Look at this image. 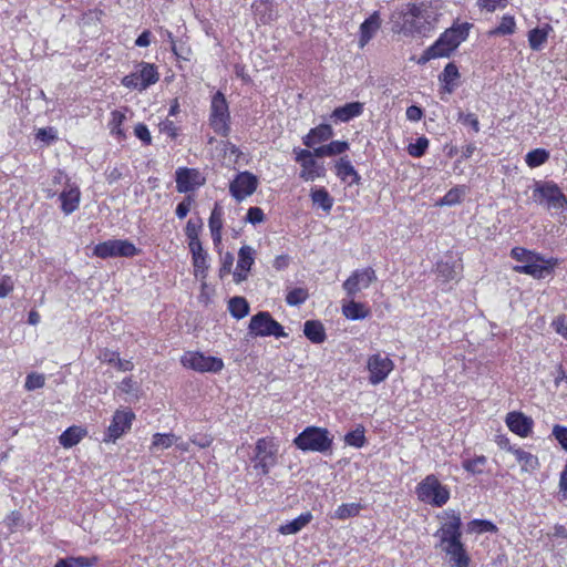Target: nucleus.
Masks as SVG:
<instances>
[{
    "label": "nucleus",
    "mask_w": 567,
    "mask_h": 567,
    "mask_svg": "<svg viewBox=\"0 0 567 567\" xmlns=\"http://www.w3.org/2000/svg\"><path fill=\"white\" fill-rule=\"evenodd\" d=\"M59 199L61 202L62 212L65 215H70L80 206L81 192L75 184L68 182L59 195Z\"/></svg>",
    "instance_id": "f3484780"
},
{
    "label": "nucleus",
    "mask_w": 567,
    "mask_h": 567,
    "mask_svg": "<svg viewBox=\"0 0 567 567\" xmlns=\"http://www.w3.org/2000/svg\"><path fill=\"white\" fill-rule=\"evenodd\" d=\"M45 379L43 374L30 373L25 378L24 386L28 391L40 389L44 385Z\"/></svg>",
    "instance_id": "603ef678"
},
{
    "label": "nucleus",
    "mask_w": 567,
    "mask_h": 567,
    "mask_svg": "<svg viewBox=\"0 0 567 567\" xmlns=\"http://www.w3.org/2000/svg\"><path fill=\"white\" fill-rule=\"evenodd\" d=\"M229 109L225 95L218 91L216 92L210 102L209 124L215 133L221 136L229 134Z\"/></svg>",
    "instance_id": "0eeeda50"
},
{
    "label": "nucleus",
    "mask_w": 567,
    "mask_h": 567,
    "mask_svg": "<svg viewBox=\"0 0 567 567\" xmlns=\"http://www.w3.org/2000/svg\"><path fill=\"white\" fill-rule=\"evenodd\" d=\"M545 260L535 254V258L527 261L522 266H516L514 269L519 274L530 275L534 278L542 279L550 274L551 266L545 265Z\"/></svg>",
    "instance_id": "aec40b11"
},
{
    "label": "nucleus",
    "mask_w": 567,
    "mask_h": 567,
    "mask_svg": "<svg viewBox=\"0 0 567 567\" xmlns=\"http://www.w3.org/2000/svg\"><path fill=\"white\" fill-rule=\"evenodd\" d=\"M192 254V261L194 267V276L205 281L209 268L208 254L204 250L203 245H195L189 247ZM205 286V282H203Z\"/></svg>",
    "instance_id": "6ab92c4d"
},
{
    "label": "nucleus",
    "mask_w": 567,
    "mask_h": 567,
    "mask_svg": "<svg viewBox=\"0 0 567 567\" xmlns=\"http://www.w3.org/2000/svg\"><path fill=\"white\" fill-rule=\"evenodd\" d=\"M467 37V29L463 27L451 28L429 47L422 56L420 63H426L432 59L449 56Z\"/></svg>",
    "instance_id": "f03ea898"
},
{
    "label": "nucleus",
    "mask_w": 567,
    "mask_h": 567,
    "mask_svg": "<svg viewBox=\"0 0 567 567\" xmlns=\"http://www.w3.org/2000/svg\"><path fill=\"white\" fill-rule=\"evenodd\" d=\"M118 389L121 392L126 394H134L136 393V385L135 382L132 380L131 377H127L121 381L118 384Z\"/></svg>",
    "instance_id": "338daca9"
},
{
    "label": "nucleus",
    "mask_w": 567,
    "mask_h": 567,
    "mask_svg": "<svg viewBox=\"0 0 567 567\" xmlns=\"http://www.w3.org/2000/svg\"><path fill=\"white\" fill-rule=\"evenodd\" d=\"M209 229L221 230L223 228V212L219 207L215 206L209 217Z\"/></svg>",
    "instance_id": "4d7b16f0"
},
{
    "label": "nucleus",
    "mask_w": 567,
    "mask_h": 567,
    "mask_svg": "<svg viewBox=\"0 0 567 567\" xmlns=\"http://www.w3.org/2000/svg\"><path fill=\"white\" fill-rule=\"evenodd\" d=\"M134 419L135 414L128 409L115 411L103 441L105 443L115 442L131 429Z\"/></svg>",
    "instance_id": "ddd939ff"
},
{
    "label": "nucleus",
    "mask_w": 567,
    "mask_h": 567,
    "mask_svg": "<svg viewBox=\"0 0 567 567\" xmlns=\"http://www.w3.org/2000/svg\"><path fill=\"white\" fill-rule=\"evenodd\" d=\"M257 185L258 181L255 175L243 172L230 183L229 192L236 200L241 202L256 190Z\"/></svg>",
    "instance_id": "dca6fc26"
},
{
    "label": "nucleus",
    "mask_w": 567,
    "mask_h": 567,
    "mask_svg": "<svg viewBox=\"0 0 567 567\" xmlns=\"http://www.w3.org/2000/svg\"><path fill=\"white\" fill-rule=\"evenodd\" d=\"M342 312L348 319L351 320L364 319L369 315V311L365 309V307L360 302H355L354 300L343 305Z\"/></svg>",
    "instance_id": "58836bf2"
},
{
    "label": "nucleus",
    "mask_w": 567,
    "mask_h": 567,
    "mask_svg": "<svg viewBox=\"0 0 567 567\" xmlns=\"http://www.w3.org/2000/svg\"><path fill=\"white\" fill-rule=\"evenodd\" d=\"M336 174L342 182H348L349 185L359 184L361 179L347 156L340 157L336 163Z\"/></svg>",
    "instance_id": "393cba45"
},
{
    "label": "nucleus",
    "mask_w": 567,
    "mask_h": 567,
    "mask_svg": "<svg viewBox=\"0 0 567 567\" xmlns=\"http://www.w3.org/2000/svg\"><path fill=\"white\" fill-rule=\"evenodd\" d=\"M551 25L545 24L543 28H535L528 32V43L533 51H540L547 42Z\"/></svg>",
    "instance_id": "c756f323"
},
{
    "label": "nucleus",
    "mask_w": 567,
    "mask_h": 567,
    "mask_svg": "<svg viewBox=\"0 0 567 567\" xmlns=\"http://www.w3.org/2000/svg\"><path fill=\"white\" fill-rule=\"evenodd\" d=\"M511 255L515 260L522 261L525 264L535 258L534 252H532L525 248H520V247L513 248L511 251Z\"/></svg>",
    "instance_id": "13d9d810"
},
{
    "label": "nucleus",
    "mask_w": 567,
    "mask_h": 567,
    "mask_svg": "<svg viewBox=\"0 0 567 567\" xmlns=\"http://www.w3.org/2000/svg\"><path fill=\"white\" fill-rule=\"evenodd\" d=\"M515 31V21L513 17H503L499 25L496 28L494 33L498 34H512Z\"/></svg>",
    "instance_id": "6e6d98bb"
},
{
    "label": "nucleus",
    "mask_w": 567,
    "mask_h": 567,
    "mask_svg": "<svg viewBox=\"0 0 567 567\" xmlns=\"http://www.w3.org/2000/svg\"><path fill=\"white\" fill-rule=\"evenodd\" d=\"M135 136L141 140L144 144L150 145L152 143V136L147 126L143 123H138L134 127Z\"/></svg>",
    "instance_id": "680f3d73"
},
{
    "label": "nucleus",
    "mask_w": 567,
    "mask_h": 567,
    "mask_svg": "<svg viewBox=\"0 0 567 567\" xmlns=\"http://www.w3.org/2000/svg\"><path fill=\"white\" fill-rule=\"evenodd\" d=\"M442 551H444L450 557V561H451L452 566L468 567L470 557L466 554V550H465L463 544H461L458 546L446 547Z\"/></svg>",
    "instance_id": "7c9ffc66"
},
{
    "label": "nucleus",
    "mask_w": 567,
    "mask_h": 567,
    "mask_svg": "<svg viewBox=\"0 0 567 567\" xmlns=\"http://www.w3.org/2000/svg\"><path fill=\"white\" fill-rule=\"evenodd\" d=\"M312 520V514L310 512L302 513L291 522L279 526L278 532L281 535H293L299 533Z\"/></svg>",
    "instance_id": "c85d7f7f"
},
{
    "label": "nucleus",
    "mask_w": 567,
    "mask_h": 567,
    "mask_svg": "<svg viewBox=\"0 0 567 567\" xmlns=\"http://www.w3.org/2000/svg\"><path fill=\"white\" fill-rule=\"evenodd\" d=\"M125 120L124 113L115 110L111 113L110 127L113 134L123 135V131L121 128L123 122Z\"/></svg>",
    "instance_id": "3c124183"
},
{
    "label": "nucleus",
    "mask_w": 567,
    "mask_h": 567,
    "mask_svg": "<svg viewBox=\"0 0 567 567\" xmlns=\"http://www.w3.org/2000/svg\"><path fill=\"white\" fill-rule=\"evenodd\" d=\"M265 214L259 207H250L247 212L246 219L252 225L259 224L264 220Z\"/></svg>",
    "instance_id": "0e129e2a"
},
{
    "label": "nucleus",
    "mask_w": 567,
    "mask_h": 567,
    "mask_svg": "<svg viewBox=\"0 0 567 567\" xmlns=\"http://www.w3.org/2000/svg\"><path fill=\"white\" fill-rule=\"evenodd\" d=\"M346 444L360 449L365 444L364 427L358 426L344 436Z\"/></svg>",
    "instance_id": "a18cd8bd"
},
{
    "label": "nucleus",
    "mask_w": 567,
    "mask_h": 567,
    "mask_svg": "<svg viewBox=\"0 0 567 567\" xmlns=\"http://www.w3.org/2000/svg\"><path fill=\"white\" fill-rule=\"evenodd\" d=\"M305 336L313 343H322L326 340V332L322 323L317 320H308L303 324Z\"/></svg>",
    "instance_id": "72a5a7b5"
},
{
    "label": "nucleus",
    "mask_w": 567,
    "mask_h": 567,
    "mask_svg": "<svg viewBox=\"0 0 567 567\" xmlns=\"http://www.w3.org/2000/svg\"><path fill=\"white\" fill-rule=\"evenodd\" d=\"M312 203L321 207L324 212H330L333 206V199L326 188H317L311 192Z\"/></svg>",
    "instance_id": "ea45409f"
},
{
    "label": "nucleus",
    "mask_w": 567,
    "mask_h": 567,
    "mask_svg": "<svg viewBox=\"0 0 567 567\" xmlns=\"http://www.w3.org/2000/svg\"><path fill=\"white\" fill-rule=\"evenodd\" d=\"M136 68L140 75V85L143 91L158 81L159 74L154 64L140 62Z\"/></svg>",
    "instance_id": "bb28decb"
},
{
    "label": "nucleus",
    "mask_w": 567,
    "mask_h": 567,
    "mask_svg": "<svg viewBox=\"0 0 567 567\" xmlns=\"http://www.w3.org/2000/svg\"><path fill=\"white\" fill-rule=\"evenodd\" d=\"M138 254L140 249L128 239H109L97 244L93 249V255L101 259L131 258Z\"/></svg>",
    "instance_id": "1a4fd4ad"
},
{
    "label": "nucleus",
    "mask_w": 567,
    "mask_h": 567,
    "mask_svg": "<svg viewBox=\"0 0 567 567\" xmlns=\"http://www.w3.org/2000/svg\"><path fill=\"white\" fill-rule=\"evenodd\" d=\"M73 561L76 564L78 567H93L96 561L97 557H85V556H79V557H71Z\"/></svg>",
    "instance_id": "774afa93"
},
{
    "label": "nucleus",
    "mask_w": 567,
    "mask_h": 567,
    "mask_svg": "<svg viewBox=\"0 0 567 567\" xmlns=\"http://www.w3.org/2000/svg\"><path fill=\"white\" fill-rule=\"evenodd\" d=\"M228 310L235 319H243L249 313V303L244 297H233L228 301Z\"/></svg>",
    "instance_id": "f704fd0d"
},
{
    "label": "nucleus",
    "mask_w": 567,
    "mask_h": 567,
    "mask_svg": "<svg viewBox=\"0 0 567 567\" xmlns=\"http://www.w3.org/2000/svg\"><path fill=\"white\" fill-rule=\"evenodd\" d=\"M178 437L173 433H155L153 435V441L150 450L152 452L162 451L171 447L173 444L177 443Z\"/></svg>",
    "instance_id": "e433bc0d"
},
{
    "label": "nucleus",
    "mask_w": 567,
    "mask_h": 567,
    "mask_svg": "<svg viewBox=\"0 0 567 567\" xmlns=\"http://www.w3.org/2000/svg\"><path fill=\"white\" fill-rule=\"evenodd\" d=\"M381 27V19L379 13L373 12L368 19H365L360 25V38L359 45L363 48L374 37L377 31Z\"/></svg>",
    "instance_id": "4be33fe9"
},
{
    "label": "nucleus",
    "mask_w": 567,
    "mask_h": 567,
    "mask_svg": "<svg viewBox=\"0 0 567 567\" xmlns=\"http://www.w3.org/2000/svg\"><path fill=\"white\" fill-rule=\"evenodd\" d=\"M506 425L513 433L526 437L532 432L534 421L522 412H509L506 415Z\"/></svg>",
    "instance_id": "a211bd4d"
},
{
    "label": "nucleus",
    "mask_w": 567,
    "mask_h": 567,
    "mask_svg": "<svg viewBox=\"0 0 567 567\" xmlns=\"http://www.w3.org/2000/svg\"><path fill=\"white\" fill-rule=\"evenodd\" d=\"M487 462V458L483 455L477 456L475 458L464 460L462 466L465 471L472 474H481L484 471V466Z\"/></svg>",
    "instance_id": "49530a36"
},
{
    "label": "nucleus",
    "mask_w": 567,
    "mask_h": 567,
    "mask_svg": "<svg viewBox=\"0 0 567 567\" xmlns=\"http://www.w3.org/2000/svg\"><path fill=\"white\" fill-rule=\"evenodd\" d=\"M364 104L361 102L347 103L343 106L334 109L331 117L339 122H349L363 113Z\"/></svg>",
    "instance_id": "5701e85b"
},
{
    "label": "nucleus",
    "mask_w": 567,
    "mask_h": 567,
    "mask_svg": "<svg viewBox=\"0 0 567 567\" xmlns=\"http://www.w3.org/2000/svg\"><path fill=\"white\" fill-rule=\"evenodd\" d=\"M429 147V140L425 136L419 137L415 143H411L408 147V153L412 157H421L425 154Z\"/></svg>",
    "instance_id": "8fccbe9b"
},
{
    "label": "nucleus",
    "mask_w": 567,
    "mask_h": 567,
    "mask_svg": "<svg viewBox=\"0 0 567 567\" xmlns=\"http://www.w3.org/2000/svg\"><path fill=\"white\" fill-rule=\"evenodd\" d=\"M199 174L196 169L181 167L176 171V189L178 193H188L199 185Z\"/></svg>",
    "instance_id": "412c9836"
},
{
    "label": "nucleus",
    "mask_w": 567,
    "mask_h": 567,
    "mask_svg": "<svg viewBox=\"0 0 567 567\" xmlns=\"http://www.w3.org/2000/svg\"><path fill=\"white\" fill-rule=\"evenodd\" d=\"M248 332L255 338L270 336L276 338H286L288 336L284 331V327L267 311H260L251 317L248 326Z\"/></svg>",
    "instance_id": "9d476101"
},
{
    "label": "nucleus",
    "mask_w": 567,
    "mask_h": 567,
    "mask_svg": "<svg viewBox=\"0 0 567 567\" xmlns=\"http://www.w3.org/2000/svg\"><path fill=\"white\" fill-rule=\"evenodd\" d=\"M457 121L461 122L463 125L471 126L474 133L480 132V122L475 114L458 112Z\"/></svg>",
    "instance_id": "864d4df0"
},
{
    "label": "nucleus",
    "mask_w": 567,
    "mask_h": 567,
    "mask_svg": "<svg viewBox=\"0 0 567 567\" xmlns=\"http://www.w3.org/2000/svg\"><path fill=\"white\" fill-rule=\"evenodd\" d=\"M122 84L127 87V89H131V90H138V91H143L141 89V85H140V75H138V72L137 70L135 72H132L127 75H125L123 79H122Z\"/></svg>",
    "instance_id": "052dcab7"
},
{
    "label": "nucleus",
    "mask_w": 567,
    "mask_h": 567,
    "mask_svg": "<svg viewBox=\"0 0 567 567\" xmlns=\"http://www.w3.org/2000/svg\"><path fill=\"white\" fill-rule=\"evenodd\" d=\"M533 199L557 214L564 213L567 207V197L553 182H536L533 188Z\"/></svg>",
    "instance_id": "20e7f679"
},
{
    "label": "nucleus",
    "mask_w": 567,
    "mask_h": 567,
    "mask_svg": "<svg viewBox=\"0 0 567 567\" xmlns=\"http://www.w3.org/2000/svg\"><path fill=\"white\" fill-rule=\"evenodd\" d=\"M233 264H234V256H233V254L226 252L221 257V265H220V268H219V277L221 279L225 278L227 275H229L231 272Z\"/></svg>",
    "instance_id": "bf43d9fd"
},
{
    "label": "nucleus",
    "mask_w": 567,
    "mask_h": 567,
    "mask_svg": "<svg viewBox=\"0 0 567 567\" xmlns=\"http://www.w3.org/2000/svg\"><path fill=\"white\" fill-rule=\"evenodd\" d=\"M203 227V223L200 218H190L185 227V235L188 239V248L194 247L195 245H202L199 240V233Z\"/></svg>",
    "instance_id": "4c0bfd02"
},
{
    "label": "nucleus",
    "mask_w": 567,
    "mask_h": 567,
    "mask_svg": "<svg viewBox=\"0 0 567 567\" xmlns=\"http://www.w3.org/2000/svg\"><path fill=\"white\" fill-rule=\"evenodd\" d=\"M367 368L370 373V384L377 385L389 377L394 369V363L388 355L375 353L369 357Z\"/></svg>",
    "instance_id": "f8f14e48"
},
{
    "label": "nucleus",
    "mask_w": 567,
    "mask_h": 567,
    "mask_svg": "<svg viewBox=\"0 0 567 567\" xmlns=\"http://www.w3.org/2000/svg\"><path fill=\"white\" fill-rule=\"evenodd\" d=\"M278 444L274 439H258L255 446L254 468L262 475H267L277 464Z\"/></svg>",
    "instance_id": "6e6552de"
},
{
    "label": "nucleus",
    "mask_w": 567,
    "mask_h": 567,
    "mask_svg": "<svg viewBox=\"0 0 567 567\" xmlns=\"http://www.w3.org/2000/svg\"><path fill=\"white\" fill-rule=\"evenodd\" d=\"M551 327L556 331V333L560 334L565 339H567V321L565 316L557 317L553 322Z\"/></svg>",
    "instance_id": "69168bd1"
},
{
    "label": "nucleus",
    "mask_w": 567,
    "mask_h": 567,
    "mask_svg": "<svg viewBox=\"0 0 567 567\" xmlns=\"http://www.w3.org/2000/svg\"><path fill=\"white\" fill-rule=\"evenodd\" d=\"M461 270L462 265L453 256H445L436 265V271L444 281L455 279Z\"/></svg>",
    "instance_id": "b1692460"
},
{
    "label": "nucleus",
    "mask_w": 567,
    "mask_h": 567,
    "mask_svg": "<svg viewBox=\"0 0 567 567\" xmlns=\"http://www.w3.org/2000/svg\"><path fill=\"white\" fill-rule=\"evenodd\" d=\"M97 358L104 363L114 365L118 371H132L134 368L131 360L121 359L118 352L110 349L101 350Z\"/></svg>",
    "instance_id": "a878e982"
},
{
    "label": "nucleus",
    "mask_w": 567,
    "mask_h": 567,
    "mask_svg": "<svg viewBox=\"0 0 567 567\" xmlns=\"http://www.w3.org/2000/svg\"><path fill=\"white\" fill-rule=\"evenodd\" d=\"M255 250L250 246H243L238 251L237 268L241 270H250L254 265Z\"/></svg>",
    "instance_id": "79ce46f5"
},
{
    "label": "nucleus",
    "mask_w": 567,
    "mask_h": 567,
    "mask_svg": "<svg viewBox=\"0 0 567 567\" xmlns=\"http://www.w3.org/2000/svg\"><path fill=\"white\" fill-rule=\"evenodd\" d=\"M296 161L301 165L300 178L306 182L315 181L324 175V167L319 164L315 158L311 151L295 150Z\"/></svg>",
    "instance_id": "2eb2a0df"
},
{
    "label": "nucleus",
    "mask_w": 567,
    "mask_h": 567,
    "mask_svg": "<svg viewBox=\"0 0 567 567\" xmlns=\"http://www.w3.org/2000/svg\"><path fill=\"white\" fill-rule=\"evenodd\" d=\"M309 297L308 290L305 288H293L286 296V301L289 306H300Z\"/></svg>",
    "instance_id": "de8ad7c7"
},
{
    "label": "nucleus",
    "mask_w": 567,
    "mask_h": 567,
    "mask_svg": "<svg viewBox=\"0 0 567 567\" xmlns=\"http://www.w3.org/2000/svg\"><path fill=\"white\" fill-rule=\"evenodd\" d=\"M86 434V431L80 426H70L59 437L60 444L70 449L76 445Z\"/></svg>",
    "instance_id": "473e14b6"
},
{
    "label": "nucleus",
    "mask_w": 567,
    "mask_h": 567,
    "mask_svg": "<svg viewBox=\"0 0 567 567\" xmlns=\"http://www.w3.org/2000/svg\"><path fill=\"white\" fill-rule=\"evenodd\" d=\"M394 22L398 32L404 35H425L433 29L435 12L424 3H408L398 13Z\"/></svg>",
    "instance_id": "f257e3e1"
},
{
    "label": "nucleus",
    "mask_w": 567,
    "mask_h": 567,
    "mask_svg": "<svg viewBox=\"0 0 567 567\" xmlns=\"http://www.w3.org/2000/svg\"><path fill=\"white\" fill-rule=\"evenodd\" d=\"M377 280L375 271L371 267L354 270L343 282L342 287L349 297H354L362 289H367Z\"/></svg>",
    "instance_id": "4468645a"
},
{
    "label": "nucleus",
    "mask_w": 567,
    "mask_h": 567,
    "mask_svg": "<svg viewBox=\"0 0 567 567\" xmlns=\"http://www.w3.org/2000/svg\"><path fill=\"white\" fill-rule=\"evenodd\" d=\"M553 435L561 447L567 451V427L556 424L553 427Z\"/></svg>",
    "instance_id": "e2e57ef3"
},
{
    "label": "nucleus",
    "mask_w": 567,
    "mask_h": 567,
    "mask_svg": "<svg viewBox=\"0 0 567 567\" xmlns=\"http://www.w3.org/2000/svg\"><path fill=\"white\" fill-rule=\"evenodd\" d=\"M293 444L303 452L324 453L331 449L332 437L324 427L307 426L295 437Z\"/></svg>",
    "instance_id": "7ed1b4c3"
},
{
    "label": "nucleus",
    "mask_w": 567,
    "mask_h": 567,
    "mask_svg": "<svg viewBox=\"0 0 567 567\" xmlns=\"http://www.w3.org/2000/svg\"><path fill=\"white\" fill-rule=\"evenodd\" d=\"M466 193V186H456L451 188L439 202L441 206H453L461 203Z\"/></svg>",
    "instance_id": "a19ab883"
},
{
    "label": "nucleus",
    "mask_w": 567,
    "mask_h": 567,
    "mask_svg": "<svg viewBox=\"0 0 567 567\" xmlns=\"http://www.w3.org/2000/svg\"><path fill=\"white\" fill-rule=\"evenodd\" d=\"M182 364L200 373H217L224 369V362L220 358L205 355L202 352H186L182 357Z\"/></svg>",
    "instance_id": "9b49d317"
},
{
    "label": "nucleus",
    "mask_w": 567,
    "mask_h": 567,
    "mask_svg": "<svg viewBox=\"0 0 567 567\" xmlns=\"http://www.w3.org/2000/svg\"><path fill=\"white\" fill-rule=\"evenodd\" d=\"M349 148V144L344 141H332L326 145L328 156L340 155Z\"/></svg>",
    "instance_id": "5fc2aeb1"
},
{
    "label": "nucleus",
    "mask_w": 567,
    "mask_h": 567,
    "mask_svg": "<svg viewBox=\"0 0 567 567\" xmlns=\"http://www.w3.org/2000/svg\"><path fill=\"white\" fill-rule=\"evenodd\" d=\"M467 527L468 532L478 534L496 530V526L492 522L485 519H473L468 523Z\"/></svg>",
    "instance_id": "09e8293b"
},
{
    "label": "nucleus",
    "mask_w": 567,
    "mask_h": 567,
    "mask_svg": "<svg viewBox=\"0 0 567 567\" xmlns=\"http://www.w3.org/2000/svg\"><path fill=\"white\" fill-rule=\"evenodd\" d=\"M333 135L332 127L329 124H320L311 128L310 132L302 138L307 147H312L317 143L328 141Z\"/></svg>",
    "instance_id": "cd10ccee"
},
{
    "label": "nucleus",
    "mask_w": 567,
    "mask_h": 567,
    "mask_svg": "<svg viewBox=\"0 0 567 567\" xmlns=\"http://www.w3.org/2000/svg\"><path fill=\"white\" fill-rule=\"evenodd\" d=\"M460 78V72L454 63H447L440 75V81L443 82V90L446 93H452L456 87V80Z\"/></svg>",
    "instance_id": "2f4dec72"
},
{
    "label": "nucleus",
    "mask_w": 567,
    "mask_h": 567,
    "mask_svg": "<svg viewBox=\"0 0 567 567\" xmlns=\"http://www.w3.org/2000/svg\"><path fill=\"white\" fill-rule=\"evenodd\" d=\"M509 451L515 455L517 462L522 465L523 470L532 471L538 466V458L532 453L522 449L509 447Z\"/></svg>",
    "instance_id": "c9c22d12"
},
{
    "label": "nucleus",
    "mask_w": 567,
    "mask_h": 567,
    "mask_svg": "<svg viewBox=\"0 0 567 567\" xmlns=\"http://www.w3.org/2000/svg\"><path fill=\"white\" fill-rule=\"evenodd\" d=\"M416 495L423 503L441 507L450 499V491L433 474L427 475L416 486Z\"/></svg>",
    "instance_id": "39448f33"
},
{
    "label": "nucleus",
    "mask_w": 567,
    "mask_h": 567,
    "mask_svg": "<svg viewBox=\"0 0 567 567\" xmlns=\"http://www.w3.org/2000/svg\"><path fill=\"white\" fill-rule=\"evenodd\" d=\"M549 158V153L544 148H536L526 154V164L534 168L543 165Z\"/></svg>",
    "instance_id": "37998d69"
},
{
    "label": "nucleus",
    "mask_w": 567,
    "mask_h": 567,
    "mask_svg": "<svg viewBox=\"0 0 567 567\" xmlns=\"http://www.w3.org/2000/svg\"><path fill=\"white\" fill-rule=\"evenodd\" d=\"M361 505L357 503L341 504L333 514V518L347 519L359 514Z\"/></svg>",
    "instance_id": "c03bdc74"
},
{
    "label": "nucleus",
    "mask_w": 567,
    "mask_h": 567,
    "mask_svg": "<svg viewBox=\"0 0 567 567\" xmlns=\"http://www.w3.org/2000/svg\"><path fill=\"white\" fill-rule=\"evenodd\" d=\"M445 522L442 523L441 527L434 534V536L440 540L437 546L441 550L446 547L458 546L462 544V522L460 514L454 511H447L445 512Z\"/></svg>",
    "instance_id": "423d86ee"
}]
</instances>
